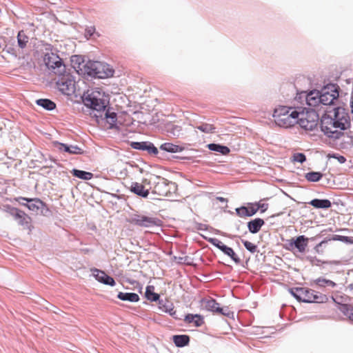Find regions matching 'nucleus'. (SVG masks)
<instances>
[{"instance_id":"1","label":"nucleus","mask_w":353,"mask_h":353,"mask_svg":"<svg viewBox=\"0 0 353 353\" xmlns=\"http://www.w3.org/2000/svg\"><path fill=\"white\" fill-rule=\"evenodd\" d=\"M339 86L336 83H330L324 86L321 90H310L305 95V101L308 108L307 109H316L320 110L323 106L334 104V101L339 97Z\"/></svg>"},{"instance_id":"2","label":"nucleus","mask_w":353,"mask_h":353,"mask_svg":"<svg viewBox=\"0 0 353 353\" xmlns=\"http://www.w3.org/2000/svg\"><path fill=\"white\" fill-rule=\"evenodd\" d=\"M103 95L97 90L91 92L87 91L81 96L83 103L87 108L96 111L99 115L95 114V117H102L104 113V119L110 125V129L117 127V114L114 112H110L109 109H106V101L103 98Z\"/></svg>"},{"instance_id":"3","label":"nucleus","mask_w":353,"mask_h":353,"mask_svg":"<svg viewBox=\"0 0 353 353\" xmlns=\"http://www.w3.org/2000/svg\"><path fill=\"white\" fill-rule=\"evenodd\" d=\"M289 291L300 302L323 303L328 301L327 295L307 288H292Z\"/></svg>"},{"instance_id":"4","label":"nucleus","mask_w":353,"mask_h":353,"mask_svg":"<svg viewBox=\"0 0 353 353\" xmlns=\"http://www.w3.org/2000/svg\"><path fill=\"white\" fill-rule=\"evenodd\" d=\"M114 70L105 62L88 61L83 65V74L94 79H105L112 77Z\"/></svg>"},{"instance_id":"5","label":"nucleus","mask_w":353,"mask_h":353,"mask_svg":"<svg viewBox=\"0 0 353 353\" xmlns=\"http://www.w3.org/2000/svg\"><path fill=\"white\" fill-rule=\"evenodd\" d=\"M296 112H299L297 119L301 128L312 131L318 126L320 116L317 110L296 106Z\"/></svg>"},{"instance_id":"6","label":"nucleus","mask_w":353,"mask_h":353,"mask_svg":"<svg viewBox=\"0 0 353 353\" xmlns=\"http://www.w3.org/2000/svg\"><path fill=\"white\" fill-rule=\"evenodd\" d=\"M57 75L58 79L56 84L59 91L64 95H72L76 90L74 77L66 70Z\"/></svg>"},{"instance_id":"7","label":"nucleus","mask_w":353,"mask_h":353,"mask_svg":"<svg viewBox=\"0 0 353 353\" xmlns=\"http://www.w3.org/2000/svg\"><path fill=\"white\" fill-rule=\"evenodd\" d=\"M15 200L21 205L26 206L29 210L37 214L40 213L46 216L50 213V210L47 205L39 198L19 196L15 198Z\"/></svg>"},{"instance_id":"8","label":"nucleus","mask_w":353,"mask_h":353,"mask_svg":"<svg viewBox=\"0 0 353 353\" xmlns=\"http://www.w3.org/2000/svg\"><path fill=\"white\" fill-rule=\"evenodd\" d=\"M43 62L47 68L54 74L65 72L66 66L62 59L54 52H46L43 56Z\"/></svg>"},{"instance_id":"9","label":"nucleus","mask_w":353,"mask_h":353,"mask_svg":"<svg viewBox=\"0 0 353 353\" xmlns=\"http://www.w3.org/2000/svg\"><path fill=\"white\" fill-rule=\"evenodd\" d=\"M129 223L141 228L161 226L162 221L157 217L141 214H133L130 216Z\"/></svg>"},{"instance_id":"10","label":"nucleus","mask_w":353,"mask_h":353,"mask_svg":"<svg viewBox=\"0 0 353 353\" xmlns=\"http://www.w3.org/2000/svg\"><path fill=\"white\" fill-rule=\"evenodd\" d=\"M334 121L335 123V128H340L345 130L350 127V119L349 114L345 110L341 107L334 108Z\"/></svg>"},{"instance_id":"11","label":"nucleus","mask_w":353,"mask_h":353,"mask_svg":"<svg viewBox=\"0 0 353 353\" xmlns=\"http://www.w3.org/2000/svg\"><path fill=\"white\" fill-rule=\"evenodd\" d=\"M299 112H296V107L293 108V110L290 114L274 119L275 123L283 128H290L293 126L295 123H298Z\"/></svg>"},{"instance_id":"12","label":"nucleus","mask_w":353,"mask_h":353,"mask_svg":"<svg viewBox=\"0 0 353 353\" xmlns=\"http://www.w3.org/2000/svg\"><path fill=\"white\" fill-rule=\"evenodd\" d=\"M132 148L137 150L146 151L149 154L157 157L159 154V149L150 141H132Z\"/></svg>"},{"instance_id":"13","label":"nucleus","mask_w":353,"mask_h":353,"mask_svg":"<svg viewBox=\"0 0 353 353\" xmlns=\"http://www.w3.org/2000/svg\"><path fill=\"white\" fill-rule=\"evenodd\" d=\"M308 238L304 235L298 236L288 241V250H292L294 248L298 250L299 252H304L307 246Z\"/></svg>"},{"instance_id":"14","label":"nucleus","mask_w":353,"mask_h":353,"mask_svg":"<svg viewBox=\"0 0 353 353\" xmlns=\"http://www.w3.org/2000/svg\"><path fill=\"white\" fill-rule=\"evenodd\" d=\"M92 272L95 279L99 283L112 287L116 285L114 279L104 271L94 268L92 270Z\"/></svg>"},{"instance_id":"15","label":"nucleus","mask_w":353,"mask_h":353,"mask_svg":"<svg viewBox=\"0 0 353 353\" xmlns=\"http://www.w3.org/2000/svg\"><path fill=\"white\" fill-rule=\"evenodd\" d=\"M159 308L165 313L169 314L174 319H180L176 315L173 303L168 299H160L158 302Z\"/></svg>"},{"instance_id":"16","label":"nucleus","mask_w":353,"mask_h":353,"mask_svg":"<svg viewBox=\"0 0 353 353\" xmlns=\"http://www.w3.org/2000/svg\"><path fill=\"white\" fill-rule=\"evenodd\" d=\"M55 145L61 151L71 154H82L83 150L76 145H68L66 143L56 142Z\"/></svg>"},{"instance_id":"17","label":"nucleus","mask_w":353,"mask_h":353,"mask_svg":"<svg viewBox=\"0 0 353 353\" xmlns=\"http://www.w3.org/2000/svg\"><path fill=\"white\" fill-rule=\"evenodd\" d=\"M324 112L325 113L320 119V128L321 130L325 134V132L329 131L332 128H335V123L333 117L326 113L327 110H325Z\"/></svg>"},{"instance_id":"18","label":"nucleus","mask_w":353,"mask_h":353,"mask_svg":"<svg viewBox=\"0 0 353 353\" xmlns=\"http://www.w3.org/2000/svg\"><path fill=\"white\" fill-rule=\"evenodd\" d=\"M175 188L176 185L174 183L164 179L161 182L158 183L156 186L159 194L163 196H168L170 194L171 189H175Z\"/></svg>"},{"instance_id":"19","label":"nucleus","mask_w":353,"mask_h":353,"mask_svg":"<svg viewBox=\"0 0 353 353\" xmlns=\"http://www.w3.org/2000/svg\"><path fill=\"white\" fill-rule=\"evenodd\" d=\"M184 150L185 147L183 145H176L170 142H165L160 145L159 150L168 153H178L183 151Z\"/></svg>"},{"instance_id":"20","label":"nucleus","mask_w":353,"mask_h":353,"mask_svg":"<svg viewBox=\"0 0 353 353\" xmlns=\"http://www.w3.org/2000/svg\"><path fill=\"white\" fill-rule=\"evenodd\" d=\"M265 224V221L261 218H255L252 220H250L247 223V227L248 231L252 234L258 233L263 225Z\"/></svg>"},{"instance_id":"21","label":"nucleus","mask_w":353,"mask_h":353,"mask_svg":"<svg viewBox=\"0 0 353 353\" xmlns=\"http://www.w3.org/2000/svg\"><path fill=\"white\" fill-rule=\"evenodd\" d=\"M235 213L239 217H251L256 214V211L253 205L248 204V206L242 205L236 208Z\"/></svg>"},{"instance_id":"22","label":"nucleus","mask_w":353,"mask_h":353,"mask_svg":"<svg viewBox=\"0 0 353 353\" xmlns=\"http://www.w3.org/2000/svg\"><path fill=\"white\" fill-rule=\"evenodd\" d=\"M130 191L142 198H147L150 193L149 190L145 189L143 184L137 182L132 183Z\"/></svg>"},{"instance_id":"23","label":"nucleus","mask_w":353,"mask_h":353,"mask_svg":"<svg viewBox=\"0 0 353 353\" xmlns=\"http://www.w3.org/2000/svg\"><path fill=\"white\" fill-rule=\"evenodd\" d=\"M312 286H316L319 288H334L336 286V283L332 280L327 279L323 277H319L312 281L311 283Z\"/></svg>"},{"instance_id":"24","label":"nucleus","mask_w":353,"mask_h":353,"mask_svg":"<svg viewBox=\"0 0 353 353\" xmlns=\"http://www.w3.org/2000/svg\"><path fill=\"white\" fill-rule=\"evenodd\" d=\"M308 204L316 209L327 210L332 206V203L327 199H314L308 202Z\"/></svg>"},{"instance_id":"25","label":"nucleus","mask_w":353,"mask_h":353,"mask_svg":"<svg viewBox=\"0 0 353 353\" xmlns=\"http://www.w3.org/2000/svg\"><path fill=\"white\" fill-rule=\"evenodd\" d=\"M190 341V337L187 334H176L172 336V341L176 347H183L187 346Z\"/></svg>"},{"instance_id":"26","label":"nucleus","mask_w":353,"mask_h":353,"mask_svg":"<svg viewBox=\"0 0 353 353\" xmlns=\"http://www.w3.org/2000/svg\"><path fill=\"white\" fill-rule=\"evenodd\" d=\"M117 297L121 301L131 303H137L140 300L139 296L135 292H119Z\"/></svg>"},{"instance_id":"27","label":"nucleus","mask_w":353,"mask_h":353,"mask_svg":"<svg viewBox=\"0 0 353 353\" xmlns=\"http://www.w3.org/2000/svg\"><path fill=\"white\" fill-rule=\"evenodd\" d=\"M184 321L188 323H193L196 327H200L204 323L203 317L200 314H188L185 316Z\"/></svg>"},{"instance_id":"28","label":"nucleus","mask_w":353,"mask_h":353,"mask_svg":"<svg viewBox=\"0 0 353 353\" xmlns=\"http://www.w3.org/2000/svg\"><path fill=\"white\" fill-rule=\"evenodd\" d=\"M202 302L203 303L205 308L208 311L217 313V312H221L222 310L221 307L219 306V304L214 299H203Z\"/></svg>"},{"instance_id":"29","label":"nucleus","mask_w":353,"mask_h":353,"mask_svg":"<svg viewBox=\"0 0 353 353\" xmlns=\"http://www.w3.org/2000/svg\"><path fill=\"white\" fill-rule=\"evenodd\" d=\"M306 260L310 261V263L312 265L322 266V269L324 268L323 265H325V264H330V265H339V261H322V260L316 258V256H307Z\"/></svg>"},{"instance_id":"30","label":"nucleus","mask_w":353,"mask_h":353,"mask_svg":"<svg viewBox=\"0 0 353 353\" xmlns=\"http://www.w3.org/2000/svg\"><path fill=\"white\" fill-rule=\"evenodd\" d=\"M338 310L347 316L351 321H353V305L347 303H339Z\"/></svg>"},{"instance_id":"31","label":"nucleus","mask_w":353,"mask_h":353,"mask_svg":"<svg viewBox=\"0 0 353 353\" xmlns=\"http://www.w3.org/2000/svg\"><path fill=\"white\" fill-rule=\"evenodd\" d=\"M36 104L48 111H52L57 107L56 103L49 99H39L36 100Z\"/></svg>"},{"instance_id":"32","label":"nucleus","mask_w":353,"mask_h":353,"mask_svg":"<svg viewBox=\"0 0 353 353\" xmlns=\"http://www.w3.org/2000/svg\"><path fill=\"white\" fill-rule=\"evenodd\" d=\"M207 147L210 151L216 152L223 155L228 154L230 152V150L228 146L221 145L219 143H210Z\"/></svg>"},{"instance_id":"33","label":"nucleus","mask_w":353,"mask_h":353,"mask_svg":"<svg viewBox=\"0 0 353 353\" xmlns=\"http://www.w3.org/2000/svg\"><path fill=\"white\" fill-rule=\"evenodd\" d=\"M154 286L148 285L145 288V298L152 302H156L160 300V296L159 294L154 292Z\"/></svg>"},{"instance_id":"34","label":"nucleus","mask_w":353,"mask_h":353,"mask_svg":"<svg viewBox=\"0 0 353 353\" xmlns=\"http://www.w3.org/2000/svg\"><path fill=\"white\" fill-rule=\"evenodd\" d=\"M71 173L74 176L79 178L80 179H83V180H90L94 176V174L92 172H86L84 170H78V169H75V168L72 169V170L71 171Z\"/></svg>"},{"instance_id":"35","label":"nucleus","mask_w":353,"mask_h":353,"mask_svg":"<svg viewBox=\"0 0 353 353\" xmlns=\"http://www.w3.org/2000/svg\"><path fill=\"white\" fill-rule=\"evenodd\" d=\"M6 208V211L16 221H17L19 219H21L22 216L25 215V212L23 211L10 205H7Z\"/></svg>"},{"instance_id":"36","label":"nucleus","mask_w":353,"mask_h":353,"mask_svg":"<svg viewBox=\"0 0 353 353\" xmlns=\"http://www.w3.org/2000/svg\"><path fill=\"white\" fill-rule=\"evenodd\" d=\"M293 109L292 107L288 106H279L274 109L272 117L274 119L284 117L290 114V110Z\"/></svg>"},{"instance_id":"37","label":"nucleus","mask_w":353,"mask_h":353,"mask_svg":"<svg viewBox=\"0 0 353 353\" xmlns=\"http://www.w3.org/2000/svg\"><path fill=\"white\" fill-rule=\"evenodd\" d=\"M181 127L174 124H168L166 126L168 134L173 137H179L181 134Z\"/></svg>"},{"instance_id":"38","label":"nucleus","mask_w":353,"mask_h":353,"mask_svg":"<svg viewBox=\"0 0 353 353\" xmlns=\"http://www.w3.org/2000/svg\"><path fill=\"white\" fill-rule=\"evenodd\" d=\"M32 219L26 213L25 215L22 216L21 219L17 220L18 224L23 226L24 229L28 230L30 232L33 228L31 224Z\"/></svg>"},{"instance_id":"39","label":"nucleus","mask_w":353,"mask_h":353,"mask_svg":"<svg viewBox=\"0 0 353 353\" xmlns=\"http://www.w3.org/2000/svg\"><path fill=\"white\" fill-rule=\"evenodd\" d=\"M222 252L228 256L236 264L241 263V259L237 256L232 248L227 246L224 248V250Z\"/></svg>"},{"instance_id":"40","label":"nucleus","mask_w":353,"mask_h":353,"mask_svg":"<svg viewBox=\"0 0 353 353\" xmlns=\"http://www.w3.org/2000/svg\"><path fill=\"white\" fill-rule=\"evenodd\" d=\"M323 176V174L320 172L312 171L306 173L305 178L310 182H318L322 179Z\"/></svg>"},{"instance_id":"41","label":"nucleus","mask_w":353,"mask_h":353,"mask_svg":"<svg viewBox=\"0 0 353 353\" xmlns=\"http://www.w3.org/2000/svg\"><path fill=\"white\" fill-rule=\"evenodd\" d=\"M28 37L25 34L23 30H21L17 34V43L19 48L23 49L26 47L27 43L28 42Z\"/></svg>"},{"instance_id":"42","label":"nucleus","mask_w":353,"mask_h":353,"mask_svg":"<svg viewBox=\"0 0 353 353\" xmlns=\"http://www.w3.org/2000/svg\"><path fill=\"white\" fill-rule=\"evenodd\" d=\"M248 205H252L254 206V209L256 211V213L260 210L261 213H263L268 209V203L254 202V203H248Z\"/></svg>"},{"instance_id":"43","label":"nucleus","mask_w":353,"mask_h":353,"mask_svg":"<svg viewBox=\"0 0 353 353\" xmlns=\"http://www.w3.org/2000/svg\"><path fill=\"white\" fill-rule=\"evenodd\" d=\"M196 128L205 133H213L215 130L214 125L210 123H202L198 125Z\"/></svg>"},{"instance_id":"44","label":"nucleus","mask_w":353,"mask_h":353,"mask_svg":"<svg viewBox=\"0 0 353 353\" xmlns=\"http://www.w3.org/2000/svg\"><path fill=\"white\" fill-rule=\"evenodd\" d=\"M207 241L219 249L221 252H223L224 250V248L227 247V245L223 244L219 239L216 238H208Z\"/></svg>"},{"instance_id":"45","label":"nucleus","mask_w":353,"mask_h":353,"mask_svg":"<svg viewBox=\"0 0 353 353\" xmlns=\"http://www.w3.org/2000/svg\"><path fill=\"white\" fill-rule=\"evenodd\" d=\"M325 135H326L329 138L338 139L342 136H343L344 133L342 132L341 131L332 130V129H330L329 131L325 132Z\"/></svg>"},{"instance_id":"46","label":"nucleus","mask_w":353,"mask_h":353,"mask_svg":"<svg viewBox=\"0 0 353 353\" xmlns=\"http://www.w3.org/2000/svg\"><path fill=\"white\" fill-rule=\"evenodd\" d=\"M241 242L245 249L251 253H254L257 251V246L255 244L244 239H241Z\"/></svg>"},{"instance_id":"47","label":"nucleus","mask_w":353,"mask_h":353,"mask_svg":"<svg viewBox=\"0 0 353 353\" xmlns=\"http://www.w3.org/2000/svg\"><path fill=\"white\" fill-rule=\"evenodd\" d=\"M78 63V66H74V69L77 70V68L80 70L83 73V65L85 64L82 58L80 56H74L72 58V62H74Z\"/></svg>"},{"instance_id":"48","label":"nucleus","mask_w":353,"mask_h":353,"mask_svg":"<svg viewBox=\"0 0 353 353\" xmlns=\"http://www.w3.org/2000/svg\"><path fill=\"white\" fill-rule=\"evenodd\" d=\"M292 161L303 163L306 161V156L301 152L294 153L292 156Z\"/></svg>"},{"instance_id":"49","label":"nucleus","mask_w":353,"mask_h":353,"mask_svg":"<svg viewBox=\"0 0 353 353\" xmlns=\"http://www.w3.org/2000/svg\"><path fill=\"white\" fill-rule=\"evenodd\" d=\"M334 240L339 241L341 242H344L346 243H353V239L352 237L347 236H341V235H336L334 239Z\"/></svg>"},{"instance_id":"50","label":"nucleus","mask_w":353,"mask_h":353,"mask_svg":"<svg viewBox=\"0 0 353 353\" xmlns=\"http://www.w3.org/2000/svg\"><path fill=\"white\" fill-rule=\"evenodd\" d=\"M327 157H328V158H332V159H337V160H338V161H339L340 163H341V164H343V163H345V162H346V160H347V159H346V158H345L344 156H343V155H340V154H337V153H332V154H329L327 155Z\"/></svg>"},{"instance_id":"51","label":"nucleus","mask_w":353,"mask_h":353,"mask_svg":"<svg viewBox=\"0 0 353 353\" xmlns=\"http://www.w3.org/2000/svg\"><path fill=\"white\" fill-rule=\"evenodd\" d=\"M307 92L306 91H301L300 92H297L295 97V101L302 103L303 101H305V95H307Z\"/></svg>"},{"instance_id":"52","label":"nucleus","mask_w":353,"mask_h":353,"mask_svg":"<svg viewBox=\"0 0 353 353\" xmlns=\"http://www.w3.org/2000/svg\"><path fill=\"white\" fill-rule=\"evenodd\" d=\"M221 310H222L221 312H217V313L228 317L233 316L234 313L232 312H230L228 307H221Z\"/></svg>"},{"instance_id":"53","label":"nucleus","mask_w":353,"mask_h":353,"mask_svg":"<svg viewBox=\"0 0 353 353\" xmlns=\"http://www.w3.org/2000/svg\"><path fill=\"white\" fill-rule=\"evenodd\" d=\"M346 138H347V140L343 141V143L346 144L345 147H347V146L352 147L353 146V136L350 134H347Z\"/></svg>"},{"instance_id":"54","label":"nucleus","mask_w":353,"mask_h":353,"mask_svg":"<svg viewBox=\"0 0 353 353\" xmlns=\"http://www.w3.org/2000/svg\"><path fill=\"white\" fill-rule=\"evenodd\" d=\"M85 32L88 35L91 37L95 32V28L94 26L88 27V28H86Z\"/></svg>"},{"instance_id":"55","label":"nucleus","mask_w":353,"mask_h":353,"mask_svg":"<svg viewBox=\"0 0 353 353\" xmlns=\"http://www.w3.org/2000/svg\"><path fill=\"white\" fill-rule=\"evenodd\" d=\"M196 228L198 230H205L207 229V225L201 223H196Z\"/></svg>"},{"instance_id":"56","label":"nucleus","mask_w":353,"mask_h":353,"mask_svg":"<svg viewBox=\"0 0 353 353\" xmlns=\"http://www.w3.org/2000/svg\"><path fill=\"white\" fill-rule=\"evenodd\" d=\"M326 241H322L321 242H320L319 244H317L315 247H314V250L316 252L318 253H320L321 252V251L320 250V248L321 246L322 245V244L325 243Z\"/></svg>"},{"instance_id":"57","label":"nucleus","mask_w":353,"mask_h":353,"mask_svg":"<svg viewBox=\"0 0 353 353\" xmlns=\"http://www.w3.org/2000/svg\"><path fill=\"white\" fill-rule=\"evenodd\" d=\"M216 200L222 203H228V199L221 196H217Z\"/></svg>"},{"instance_id":"58","label":"nucleus","mask_w":353,"mask_h":353,"mask_svg":"<svg viewBox=\"0 0 353 353\" xmlns=\"http://www.w3.org/2000/svg\"><path fill=\"white\" fill-rule=\"evenodd\" d=\"M349 289L350 290H353V283H350L348 286Z\"/></svg>"},{"instance_id":"59","label":"nucleus","mask_w":353,"mask_h":353,"mask_svg":"<svg viewBox=\"0 0 353 353\" xmlns=\"http://www.w3.org/2000/svg\"><path fill=\"white\" fill-rule=\"evenodd\" d=\"M228 212H229L230 214H234V212H232V211H228Z\"/></svg>"},{"instance_id":"60","label":"nucleus","mask_w":353,"mask_h":353,"mask_svg":"<svg viewBox=\"0 0 353 353\" xmlns=\"http://www.w3.org/2000/svg\"><path fill=\"white\" fill-rule=\"evenodd\" d=\"M332 299H333V301H334V302H336V301L335 299H334L333 296L332 297Z\"/></svg>"},{"instance_id":"61","label":"nucleus","mask_w":353,"mask_h":353,"mask_svg":"<svg viewBox=\"0 0 353 353\" xmlns=\"http://www.w3.org/2000/svg\"><path fill=\"white\" fill-rule=\"evenodd\" d=\"M239 229H240V227H236L237 230H239Z\"/></svg>"},{"instance_id":"62","label":"nucleus","mask_w":353,"mask_h":353,"mask_svg":"<svg viewBox=\"0 0 353 353\" xmlns=\"http://www.w3.org/2000/svg\"><path fill=\"white\" fill-rule=\"evenodd\" d=\"M21 201V203H24V201Z\"/></svg>"}]
</instances>
